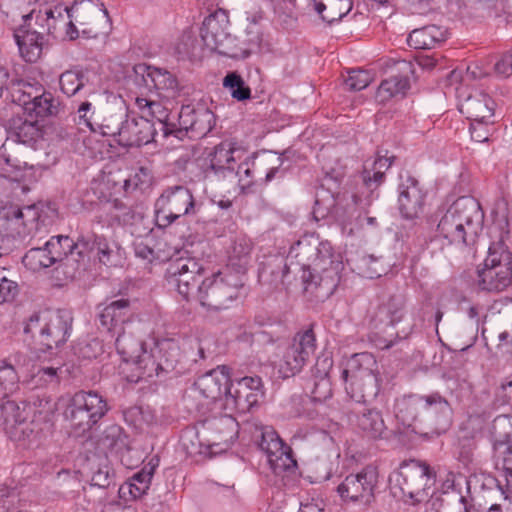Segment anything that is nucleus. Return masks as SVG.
Returning <instances> with one entry per match:
<instances>
[{
    "label": "nucleus",
    "instance_id": "nucleus-41",
    "mask_svg": "<svg viewBox=\"0 0 512 512\" xmlns=\"http://www.w3.org/2000/svg\"><path fill=\"white\" fill-rule=\"evenodd\" d=\"M161 360V355L156 352V343L148 351L146 347L136 356L133 362L136 365V370L139 373V378L150 379L153 377H161V365L158 361Z\"/></svg>",
    "mask_w": 512,
    "mask_h": 512
},
{
    "label": "nucleus",
    "instance_id": "nucleus-16",
    "mask_svg": "<svg viewBox=\"0 0 512 512\" xmlns=\"http://www.w3.org/2000/svg\"><path fill=\"white\" fill-rule=\"evenodd\" d=\"M263 395V383L259 376H246L235 383L230 381L229 389L226 390L225 407L247 413L258 405Z\"/></svg>",
    "mask_w": 512,
    "mask_h": 512
},
{
    "label": "nucleus",
    "instance_id": "nucleus-40",
    "mask_svg": "<svg viewBox=\"0 0 512 512\" xmlns=\"http://www.w3.org/2000/svg\"><path fill=\"white\" fill-rule=\"evenodd\" d=\"M153 476V467L150 470L142 469L136 473L129 482L124 483L119 488V495L125 501L140 498L149 489Z\"/></svg>",
    "mask_w": 512,
    "mask_h": 512
},
{
    "label": "nucleus",
    "instance_id": "nucleus-22",
    "mask_svg": "<svg viewBox=\"0 0 512 512\" xmlns=\"http://www.w3.org/2000/svg\"><path fill=\"white\" fill-rule=\"evenodd\" d=\"M230 381L229 368L218 366L199 376L194 385L205 398L216 401L224 397L226 401V390L229 389Z\"/></svg>",
    "mask_w": 512,
    "mask_h": 512
},
{
    "label": "nucleus",
    "instance_id": "nucleus-62",
    "mask_svg": "<svg viewBox=\"0 0 512 512\" xmlns=\"http://www.w3.org/2000/svg\"><path fill=\"white\" fill-rule=\"evenodd\" d=\"M148 112L150 115L157 118L164 136H168L173 133L170 124H168L166 120V111L163 109L162 105L159 102L151 100V105L149 107Z\"/></svg>",
    "mask_w": 512,
    "mask_h": 512
},
{
    "label": "nucleus",
    "instance_id": "nucleus-14",
    "mask_svg": "<svg viewBox=\"0 0 512 512\" xmlns=\"http://www.w3.org/2000/svg\"><path fill=\"white\" fill-rule=\"evenodd\" d=\"M316 349V337L313 329L299 331L292 343L286 348L278 365L282 378H288L299 373Z\"/></svg>",
    "mask_w": 512,
    "mask_h": 512
},
{
    "label": "nucleus",
    "instance_id": "nucleus-4",
    "mask_svg": "<svg viewBox=\"0 0 512 512\" xmlns=\"http://www.w3.org/2000/svg\"><path fill=\"white\" fill-rule=\"evenodd\" d=\"M244 282V272L227 269L204 279L197 286L196 296L201 306L207 310L227 309L238 298Z\"/></svg>",
    "mask_w": 512,
    "mask_h": 512
},
{
    "label": "nucleus",
    "instance_id": "nucleus-44",
    "mask_svg": "<svg viewBox=\"0 0 512 512\" xmlns=\"http://www.w3.org/2000/svg\"><path fill=\"white\" fill-rule=\"evenodd\" d=\"M409 89V77L403 75H395L381 82L377 95L381 101H386L395 96H404Z\"/></svg>",
    "mask_w": 512,
    "mask_h": 512
},
{
    "label": "nucleus",
    "instance_id": "nucleus-10",
    "mask_svg": "<svg viewBox=\"0 0 512 512\" xmlns=\"http://www.w3.org/2000/svg\"><path fill=\"white\" fill-rule=\"evenodd\" d=\"M11 97L31 117L55 116L59 113L58 99L38 83L19 82L13 87Z\"/></svg>",
    "mask_w": 512,
    "mask_h": 512
},
{
    "label": "nucleus",
    "instance_id": "nucleus-30",
    "mask_svg": "<svg viewBox=\"0 0 512 512\" xmlns=\"http://www.w3.org/2000/svg\"><path fill=\"white\" fill-rule=\"evenodd\" d=\"M156 352L161 355V360L158 361L159 365H161V368H159L161 377L169 373L180 375L186 370L180 348L175 341L164 339L156 342Z\"/></svg>",
    "mask_w": 512,
    "mask_h": 512
},
{
    "label": "nucleus",
    "instance_id": "nucleus-33",
    "mask_svg": "<svg viewBox=\"0 0 512 512\" xmlns=\"http://www.w3.org/2000/svg\"><path fill=\"white\" fill-rule=\"evenodd\" d=\"M98 444L104 451L119 455L129 451L130 438L121 426L111 424L102 432Z\"/></svg>",
    "mask_w": 512,
    "mask_h": 512
},
{
    "label": "nucleus",
    "instance_id": "nucleus-1",
    "mask_svg": "<svg viewBox=\"0 0 512 512\" xmlns=\"http://www.w3.org/2000/svg\"><path fill=\"white\" fill-rule=\"evenodd\" d=\"M483 223L484 212L478 200L471 196L460 197L440 217L435 214L428 219L431 229L428 243L439 249L474 245Z\"/></svg>",
    "mask_w": 512,
    "mask_h": 512
},
{
    "label": "nucleus",
    "instance_id": "nucleus-57",
    "mask_svg": "<svg viewBox=\"0 0 512 512\" xmlns=\"http://www.w3.org/2000/svg\"><path fill=\"white\" fill-rule=\"evenodd\" d=\"M14 146V141H9V139H7L0 148V163L6 165V168H2L6 172H10L11 170H21L26 164L10 153Z\"/></svg>",
    "mask_w": 512,
    "mask_h": 512
},
{
    "label": "nucleus",
    "instance_id": "nucleus-21",
    "mask_svg": "<svg viewBox=\"0 0 512 512\" xmlns=\"http://www.w3.org/2000/svg\"><path fill=\"white\" fill-rule=\"evenodd\" d=\"M155 135L154 123L144 117L129 118L127 115L123 131L117 142L124 147H140L153 141Z\"/></svg>",
    "mask_w": 512,
    "mask_h": 512
},
{
    "label": "nucleus",
    "instance_id": "nucleus-53",
    "mask_svg": "<svg viewBox=\"0 0 512 512\" xmlns=\"http://www.w3.org/2000/svg\"><path fill=\"white\" fill-rule=\"evenodd\" d=\"M19 377L14 367L0 362V394L8 395L18 388Z\"/></svg>",
    "mask_w": 512,
    "mask_h": 512
},
{
    "label": "nucleus",
    "instance_id": "nucleus-18",
    "mask_svg": "<svg viewBox=\"0 0 512 512\" xmlns=\"http://www.w3.org/2000/svg\"><path fill=\"white\" fill-rule=\"evenodd\" d=\"M79 245H81V250L78 251V254L81 255L84 251L92 252L105 266H120L125 259V251L120 244L103 235L92 234L81 237Z\"/></svg>",
    "mask_w": 512,
    "mask_h": 512
},
{
    "label": "nucleus",
    "instance_id": "nucleus-27",
    "mask_svg": "<svg viewBox=\"0 0 512 512\" xmlns=\"http://www.w3.org/2000/svg\"><path fill=\"white\" fill-rule=\"evenodd\" d=\"M72 318L67 313H52L45 324V333L41 345L46 349L56 348L65 343L71 330Z\"/></svg>",
    "mask_w": 512,
    "mask_h": 512
},
{
    "label": "nucleus",
    "instance_id": "nucleus-42",
    "mask_svg": "<svg viewBox=\"0 0 512 512\" xmlns=\"http://www.w3.org/2000/svg\"><path fill=\"white\" fill-rule=\"evenodd\" d=\"M48 254H51L53 263H58L72 254L75 249L81 250L79 240L74 242L69 236L57 235L52 236L45 242Z\"/></svg>",
    "mask_w": 512,
    "mask_h": 512
},
{
    "label": "nucleus",
    "instance_id": "nucleus-9",
    "mask_svg": "<svg viewBox=\"0 0 512 512\" xmlns=\"http://www.w3.org/2000/svg\"><path fill=\"white\" fill-rule=\"evenodd\" d=\"M254 440L265 453L267 462L276 475L293 472L297 468L291 447L283 442L273 427H256Z\"/></svg>",
    "mask_w": 512,
    "mask_h": 512
},
{
    "label": "nucleus",
    "instance_id": "nucleus-3",
    "mask_svg": "<svg viewBox=\"0 0 512 512\" xmlns=\"http://www.w3.org/2000/svg\"><path fill=\"white\" fill-rule=\"evenodd\" d=\"M346 393L358 403L373 401L380 391L375 357L368 352L354 354L341 372Z\"/></svg>",
    "mask_w": 512,
    "mask_h": 512
},
{
    "label": "nucleus",
    "instance_id": "nucleus-51",
    "mask_svg": "<svg viewBox=\"0 0 512 512\" xmlns=\"http://www.w3.org/2000/svg\"><path fill=\"white\" fill-rule=\"evenodd\" d=\"M0 418L3 420V424L6 429L16 430L22 421L25 420L23 411L17 405L15 401L7 400L0 406Z\"/></svg>",
    "mask_w": 512,
    "mask_h": 512
},
{
    "label": "nucleus",
    "instance_id": "nucleus-32",
    "mask_svg": "<svg viewBox=\"0 0 512 512\" xmlns=\"http://www.w3.org/2000/svg\"><path fill=\"white\" fill-rule=\"evenodd\" d=\"M393 159L394 156L378 155L374 161L364 163L361 177L367 189L373 191L384 182L385 173L392 165Z\"/></svg>",
    "mask_w": 512,
    "mask_h": 512
},
{
    "label": "nucleus",
    "instance_id": "nucleus-17",
    "mask_svg": "<svg viewBox=\"0 0 512 512\" xmlns=\"http://www.w3.org/2000/svg\"><path fill=\"white\" fill-rule=\"evenodd\" d=\"M399 210L406 219H414L423 211L426 191L420 185L418 179L409 174H400L398 186Z\"/></svg>",
    "mask_w": 512,
    "mask_h": 512
},
{
    "label": "nucleus",
    "instance_id": "nucleus-54",
    "mask_svg": "<svg viewBox=\"0 0 512 512\" xmlns=\"http://www.w3.org/2000/svg\"><path fill=\"white\" fill-rule=\"evenodd\" d=\"M50 312H35L33 313L25 327L24 333L30 334L31 337L35 338L40 344L42 343L43 335L45 333V324L47 321V317H49Z\"/></svg>",
    "mask_w": 512,
    "mask_h": 512
},
{
    "label": "nucleus",
    "instance_id": "nucleus-19",
    "mask_svg": "<svg viewBox=\"0 0 512 512\" xmlns=\"http://www.w3.org/2000/svg\"><path fill=\"white\" fill-rule=\"evenodd\" d=\"M180 130H185L191 138L206 136L215 125V115L204 107L194 108L191 105L182 106L178 115Z\"/></svg>",
    "mask_w": 512,
    "mask_h": 512
},
{
    "label": "nucleus",
    "instance_id": "nucleus-11",
    "mask_svg": "<svg viewBox=\"0 0 512 512\" xmlns=\"http://www.w3.org/2000/svg\"><path fill=\"white\" fill-rule=\"evenodd\" d=\"M435 477L430 466L424 462L411 460L403 464L394 475V483L403 497H408L414 502H421L427 496L425 492L428 482Z\"/></svg>",
    "mask_w": 512,
    "mask_h": 512
},
{
    "label": "nucleus",
    "instance_id": "nucleus-59",
    "mask_svg": "<svg viewBox=\"0 0 512 512\" xmlns=\"http://www.w3.org/2000/svg\"><path fill=\"white\" fill-rule=\"evenodd\" d=\"M78 120L79 125L87 127L90 131L94 128V122L97 121L94 107L91 102H81L76 110L75 120Z\"/></svg>",
    "mask_w": 512,
    "mask_h": 512
},
{
    "label": "nucleus",
    "instance_id": "nucleus-20",
    "mask_svg": "<svg viewBox=\"0 0 512 512\" xmlns=\"http://www.w3.org/2000/svg\"><path fill=\"white\" fill-rule=\"evenodd\" d=\"M406 315V299L402 294H394L383 300L370 318L375 329L394 327Z\"/></svg>",
    "mask_w": 512,
    "mask_h": 512
},
{
    "label": "nucleus",
    "instance_id": "nucleus-56",
    "mask_svg": "<svg viewBox=\"0 0 512 512\" xmlns=\"http://www.w3.org/2000/svg\"><path fill=\"white\" fill-rule=\"evenodd\" d=\"M373 81V75L370 71L354 69L349 71L345 79V85L351 91H360L365 89Z\"/></svg>",
    "mask_w": 512,
    "mask_h": 512
},
{
    "label": "nucleus",
    "instance_id": "nucleus-2",
    "mask_svg": "<svg viewBox=\"0 0 512 512\" xmlns=\"http://www.w3.org/2000/svg\"><path fill=\"white\" fill-rule=\"evenodd\" d=\"M288 258L297 260L305 283L325 286L330 292L337 287L344 269L341 254L335 253L328 242L312 245L307 240H300L291 247Z\"/></svg>",
    "mask_w": 512,
    "mask_h": 512
},
{
    "label": "nucleus",
    "instance_id": "nucleus-45",
    "mask_svg": "<svg viewBox=\"0 0 512 512\" xmlns=\"http://www.w3.org/2000/svg\"><path fill=\"white\" fill-rule=\"evenodd\" d=\"M246 38L242 41H237V57L247 58L250 54L256 53L260 50L262 43V32L260 27L255 21L251 22L246 28Z\"/></svg>",
    "mask_w": 512,
    "mask_h": 512
},
{
    "label": "nucleus",
    "instance_id": "nucleus-5",
    "mask_svg": "<svg viewBox=\"0 0 512 512\" xmlns=\"http://www.w3.org/2000/svg\"><path fill=\"white\" fill-rule=\"evenodd\" d=\"M108 411L109 406L102 395L95 391H78L70 398L63 416L71 432L80 437L90 432Z\"/></svg>",
    "mask_w": 512,
    "mask_h": 512
},
{
    "label": "nucleus",
    "instance_id": "nucleus-50",
    "mask_svg": "<svg viewBox=\"0 0 512 512\" xmlns=\"http://www.w3.org/2000/svg\"><path fill=\"white\" fill-rule=\"evenodd\" d=\"M59 11H63V9H46L43 14L39 12V14L36 16V23L54 38H58L60 36V32L63 27L59 20Z\"/></svg>",
    "mask_w": 512,
    "mask_h": 512
},
{
    "label": "nucleus",
    "instance_id": "nucleus-38",
    "mask_svg": "<svg viewBox=\"0 0 512 512\" xmlns=\"http://www.w3.org/2000/svg\"><path fill=\"white\" fill-rule=\"evenodd\" d=\"M315 11L329 24L341 20L352 9V0H313Z\"/></svg>",
    "mask_w": 512,
    "mask_h": 512
},
{
    "label": "nucleus",
    "instance_id": "nucleus-58",
    "mask_svg": "<svg viewBox=\"0 0 512 512\" xmlns=\"http://www.w3.org/2000/svg\"><path fill=\"white\" fill-rule=\"evenodd\" d=\"M312 381L310 394L314 402H323L332 396L330 378H312Z\"/></svg>",
    "mask_w": 512,
    "mask_h": 512
},
{
    "label": "nucleus",
    "instance_id": "nucleus-6",
    "mask_svg": "<svg viewBox=\"0 0 512 512\" xmlns=\"http://www.w3.org/2000/svg\"><path fill=\"white\" fill-rule=\"evenodd\" d=\"M477 286L482 291L499 293L512 283V253L502 243L489 247L488 255L477 269Z\"/></svg>",
    "mask_w": 512,
    "mask_h": 512
},
{
    "label": "nucleus",
    "instance_id": "nucleus-31",
    "mask_svg": "<svg viewBox=\"0 0 512 512\" xmlns=\"http://www.w3.org/2000/svg\"><path fill=\"white\" fill-rule=\"evenodd\" d=\"M354 414L355 425L368 437L378 439L384 436L387 427L379 410L361 407Z\"/></svg>",
    "mask_w": 512,
    "mask_h": 512
},
{
    "label": "nucleus",
    "instance_id": "nucleus-12",
    "mask_svg": "<svg viewBox=\"0 0 512 512\" xmlns=\"http://www.w3.org/2000/svg\"><path fill=\"white\" fill-rule=\"evenodd\" d=\"M378 482L377 468L369 465L357 473L347 475L338 485L337 492L344 501L370 504L374 499Z\"/></svg>",
    "mask_w": 512,
    "mask_h": 512
},
{
    "label": "nucleus",
    "instance_id": "nucleus-24",
    "mask_svg": "<svg viewBox=\"0 0 512 512\" xmlns=\"http://www.w3.org/2000/svg\"><path fill=\"white\" fill-rule=\"evenodd\" d=\"M138 325L126 323L121 329L111 333L118 354L123 361L131 362L145 348L143 341L137 337Z\"/></svg>",
    "mask_w": 512,
    "mask_h": 512
},
{
    "label": "nucleus",
    "instance_id": "nucleus-34",
    "mask_svg": "<svg viewBox=\"0 0 512 512\" xmlns=\"http://www.w3.org/2000/svg\"><path fill=\"white\" fill-rule=\"evenodd\" d=\"M446 40V31L436 25H428L413 30L407 39L408 45L414 49H432Z\"/></svg>",
    "mask_w": 512,
    "mask_h": 512
},
{
    "label": "nucleus",
    "instance_id": "nucleus-39",
    "mask_svg": "<svg viewBox=\"0 0 512 512\" xmlns=\"http://www.w3.org/2000/svg\"><path fill=\"white\" fill-rule=\"evenodd\" d=\"M9 130L15 142L30 144L40 137V128L38 122L32 119H26L16 116L9 121Z\"/></svg>",
    "mask_w": 512,
    "mask_h": 512
},
{
    "label": "nucleus",
    "instance_id": "nucleus-37",
    "mask_svg": "<svg viewBox=\"0 0 512 512\" xmlns=\"http://www.w3.org/2000/svg\"><path fill=\"white\" fill-rule=\"evenodd\" d=\"M422 414V395H410L396 400L395 415L404 425L412 426Z\"/></svg>",
    "mask_w": 512,
    "mask_h": 512
},
{
    "label": "nucleus",
    "instance_id": "nucleus-60",
    "mask_svg": "<svg viewBox=\"0 0 512 512\" xmlns=\"http://www.w3.org/2000/svg\"><path fill=\"white\" fill-rule=\"evenodd\" d=\"M459 447V460L468 465L473 461L474 450L476 448V442L472 436H463L459 438L458 441Z\"/></svg>",
    "mask_w": 512,
    "mask_h": 512
},
{
    "label": "nucleus",
    "instance_id": "nucleus-35",
    "mask_svg": "<svg viewBox=\"0 0 512 512\" xmlns=\"http://www.w3.org/2000/svg\"><path fill=\"white\" fill-rule=\"evenodd\" d=\"M43 34L37 31H23L15 34L21 57L29 63L36 62L41 55Z\"/></svg>",
    "mask_w": 512,
    "mask_h": 512
},
{
    "label": "nucleus",
    "instance_id": "nucleus-49",
    "mask_svg": "<svg viewBox=\"0 0 512 512\" xmlns=\"http://www.w3.org/2000/svg\"><path fill=\"white\" fill-rule=\"evenodd\" d=\"M223 86L238 101H245L251 98V89L237 72H229L223 79Z\"/></svg>",
    "mask_w": 512,
    "mask_h": 512
},
{
    "label": "nucleus",
    "instance_id": "nucleus-36",
    "mask_svg": "<svg viewBox=\"0 0 512 512\" xmlns=\"http://www.w3.org/2000/svg\"><path fill=\"white\" fill-rule=\"evenodd\" d=\"M6 218L17 229L18 236L25 237L36 225L39 213L34 206L11 207L6 213Z\"/></svg>",
    "mask_w": 512,
    "mask_h": 512
},
{
    "label": "nucleus",
    "instance_id": "nucleus-25",
    "mask_svg": "<svg viewBox=\"0 0 512 512\" xmlns=\"http://www.w3.org/2000/svg\"><path fill=\"white\" fill-rule=\"evenodd\" d=\"M459 110L470 121L489 122L494 116V101L482 91H474L459 104Z\"/></svg>",
    "mask_w": 512,
    "mask_h": 512
},
{
    "label": "nucleus",
    "instance_id": "nucleus-8",
    "mask_svg": "<svg viewBox=\"0 0 512 512\" xmlns=\"http://www.w3.org/2000/svg\"><path fill=\"white\" fill-rule=\"evenodd\" d=\"M229 17L227 13L218 9L207 16L200 30L201 39L205 48L231 58H236L237 39L228 31Z\"/></svg>",
    "mask_w": 512,
    "mask_h": 512
},
{
    "label": "nucleus",
    "instance_id": "nucleus-28",
    "mask_svg": "<svg viewBox=\"0 0 512 512\" xmlns=\"http://www.w3.org/2000/svg\"><path fill=\"white\" fill-rule=\"evenodd\" d=\"M127 115V111L123 107H106L97 114V121L94 122L92 132L117 140L121 136Z\"/></svg>",
    "mask_w": 512,
    "mask_h": 512
},
{
    "label": "nucleus",
    "instance_id": "nucleus-26",
    "mask_svg": "<svg viewBox=\"0 0 512 512\" xmlns=\"http://www.w3.org/2000/svg\"><path fill=\"white\" fill-rule=\"evenodd\" d=\"M422 410L425 416H435L434 431L444 432L452 421V408L448 400L439 392L422 395Z\"/></svg>",
    "mask_w": 512,
    "mask_h": 512
},
{
    "label": "nucleus",
    "instance_id": "nucleus-48",
    "mask_svg": "<svg viewBox=\"0 0 512 512\" xmlns=\"http://www.w3.org/2000/svg\"><path fill=\"white\" fill-rule=\"evenodd\" d=\"M83 0L78 2V0H75L73 5L71 7H65L63 8V11H59L60 15V23L62 24V30L64 29V35L65 37L69 38L70 40H74L78 38L79 32L76 26L73 23V17L77 20L78 14L80 10L82 9Z\"/></svg>",
    "mask_w": 512,
    "mask_h": 512
},
{
    "label": "nucleus",
    "instance_id": "nucleus-43",
    "mask_svg": "<svg viewBox=\"0 0 512 512\" xmlns=\"http://www.w3.org/2000/svg\"><path fill=\"white\" fill-rule=\"evenodd\" d=\"M66 370L63 366H41L37 372H35L28 384L32 388H54L60 383Z\"/></svg>",
    "mask_w": 512,
    "mask_h": 512
},
{
    "label": "nucleus",
    "instance_id": "nucleus-61",
    "mask_svg": "<svg viewBox=\"0 0 512 512\" xmlns=\"http://www.w3.org/2000/svg\"><path fill=\"white\" fill-rule=\"evenodd\" d=\"M333 367V359L328 355H320L313 366L312 378H329V373Z\"/></svg>",
    "mask_w": 512,
    "mask_h": 512
},
{
    "label": "nucleus",
    "instance_id": "nucleus-29",
    "mask_svg": "<svg viewBox=\"0 0 512 512\" xmlns=\"http://www.w3.org/2000/svg\"><path fill=\"white\" fill-rule=\"evenodd\" d=\"M129 308L130 302L124 298L105 305L98 315L101 327L111 334L126 326V323H133L129 320Z\"/></svg>",
    "mask_w": 512,
    "mask_h": 512
},
{
    "label": "nucleus",
    "instance_id": "nucleus-52",
    "mask_svg": "<svg viewBox=\"0 0 512 512\" xmlns=\"http://www.w3.org/2000/svg\"><path fill=\"white\" fill-rule=\"evenodd\" d=\"M254 171L255 161L254 159L247 158L235 168L234 174L238 177L239 186L244 193L251 192V188L254 185Z\"/></svg>",
    "mask_w": 512,
    "mask_h": 512
},
{
    "label": "nucleus",
    "instance_id": "nucleus-13",
    "mask_svg": "<svg viewBox=\"0 0 512 512\" xmlns=\"http://www.w3.org/2000/svg\"><path fill=\"white\" fill-rule=\"evenodd\" d=\"M203 271L204 267L199 260L182 256L170 260L165 278L170 287L175 288L184 299L188 300L191 295H196L195 287Z\"/></svg>",
    "mask_w": 512,
    "mask_h": 512
},
{
    "label": "nucleus",
    "instance_id": "nucleus-64",
    "mask_svg": "<svg viewBox=\"0 0 512 512\" xmlns=\"http://www.w3.org/2000/svg\"><path fill=\"white\" fill-rule=\"evenodd\" d=\"M493 121L490 119L489 122H482V121H471L470 125V134L471 138L478 143H483L485 141H488L490 131L488 128L489 124H492Z\"/></svg>",
    "mask_w": 512,
    "mask_h": 512
},
{
    "label": "nucleus",
    "instance_id": "nucleus-46",
    "mask_svg": "<svg viewBox=\"0 0 512 512\" xmlns=\"http://www.w3.org/2000/svg\"><path fill=\"white\" fill-rule=\"evenodd\" d=\"M88 78L81 70H67L59 77L61 91L68 97L74 96L87 83Z\"/></svg>",
    "mask_w": 512,
    "mask_h": 512
},
{
    "label": "nucleus",
    "instance_id": "nucleus-55",
    "mask_svg": "<svg viewBox=\"0 0 512 512\" xmlns=\"http://www.w3.org/2000/svg\"><path fill=\"white\" fill-rule=\"evenodd\" d=\"M251 250V243L244 238H239L232 246L229 261L232 265H238L240 268H244Z\"/></svg>",
    "mask_w": 512,
    "mask_h": 512
},
{
    "label": "nucleus",
    "instance_id": "nucleus-63",
    "mask_svg": "<svg viewBox=\"0 0 512 512\" xmlns=\"http://www.w3.org/2000/svg\"><path fill=\"white\" fill-rule=\"evenodd\" d=\"M151 175L150 171L146 167H139L134 175L130 176L127 180H125V188L128 190L130 188L136 189L142 187L145 184L150 182Z\"/></svg>",
    "mask_w": 512,
    "mask_h": 512
},
{
    "label": "nucleus",
    "instance_id": "nucleus-7",
    "mask_svg": "<svg viewBox=\"0 0 512 512\" xmlns=\"http://www.w3.org/2000/svg\"><path fill=\"white\" fill-rule=\"evenodd\" d=\"M195 213L194 196L183 185L165 188L154 204V222L159 229H166L180 218Z\"/></svg>",
    "mask_w": 512,
    "mask_h": 512
},
{
    "label": "nucleus",
    "instance_id": "nucleus-47",
    "mask_svg": "<svg viewBox=\"0 0 512 512\" xmlns=\"http://www.w3.org/2000/svg\"><path fill=\"white\" fill-rule=\"evenodd\" d=\"M23 264L30 270L38 271L42 268H48L54 265L51 254H48L46 244L41 247L29 249L22 259Z\"/></svg>",
    "mask_w": 512,
    "mask_h": 512
},
{
    "label": "nucleus",
    "instance_id": "nucleus-15",
    "mask_svg": "<svg viewBox=\"0 0 512 512\" xmlns=\"http://www.w3.org/2000/svg\"><path fill=\"white\" fill-rule=\"evenodd\" d=\"M244 150L234 140H224L216 145L201 161L200 166L206 176L210 173L222 178L232 176L237 160H240Z\"/></svg>",
    "mask_w": 512,
    "mask_h": 512
},
{
    "label": "nucleus",
    "instance_id": "nucleus-23",
    "mask_svg": "<svg viewBox=\"0 0 512 512\" xmlns=\"http://www.w3.org/2000/svg\"><path fill=\"white\" fill-rule=\"evenodd\" d=\"M136 82L143 84L149 91L175 92L178 86L177 80L170 72L156 67L140 64L134 68Z\"/></svg>",
    "mask_w": 512,
    "mask_h": 512
}]
</instances>
